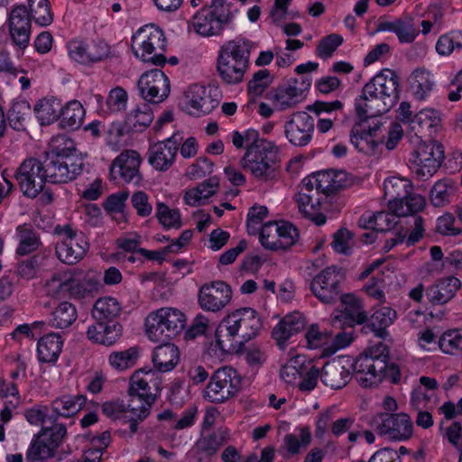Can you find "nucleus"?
<instances>
[{
    "label": "nucleus",
    "instance_id": "423d86ee",
    "mask_svg": "<svg viewBox=\"0 0 462 462\" xmlns=\"http://www.w3.org/2000/svg\"><path fill=\"white\" fill-rule=\"evenodd\" d=\"M252 48L253 43L242 37L229 40L219 48L217 71L225 83L234 85L243 81Z\"/></svg>",
    "mask_w": 462,
    "mask_h": 462
},
{
    "label": "nucleus",
    "instance_id": "9d476101",
    "mask_svg": "<svg viewBox=\"0 0 462 462\" xmlns=\"http://www.w3.org/2000/svg\"><path fill=\"white\" fill-rule=\"evenodd\" d=\"M233 17L227 0H211L210 5L196 13L193 27L202 36L218 35L232 23Z\"/></svg>",
    "mask_w": 462,
    "mask_h": 462
},
{
    "label": "nucleus",
    "instance_id": "39448f33",
    "mask_svg": "<svg viewBox=\"0 0 462 462\" xmlns=\"http://www.w3.org/2000/svg\"><path fill=\"white\" fill-rule=\"evenodd\" d=\"M76 150L74 142L66 135H59L53 141L52 152L43 161L46 182L67 183L79 175L84 169L81 158H71Z\"/></svg>",
    "mask_w": 462,
    "mask_h": 462
},
{
    "label": "nucleus",
    "instance_id": "0e129e2a",
    "mask_svg": "<svg viewBox=\"0 0 462 462\" xmlns=\"http://www.w3.org/2000/svg\"><path fill=\"white\" fill-rule=\"evenodd\" d=\"M311 439L310 432L308 429H301L299 437L294 434H287L284 437V445L287 451L295 455L300 452L301 447H306Z\"/></svg>",
    "mask_w": 462,
    "mask_h": 462
},
{
    "label": "nucleus",
    "instance_id": "de8ad7c7",
    "mask_svg": "<svg viewBox=\"0 0 462 462\" xmlns=\"http://www.w3.org/2000/svg\"><path fill=\"white\" fill-rule=\"evenodd\" d=\"M456 186L452 180L443 179L437 181L430 190V200L435 207H443L455 195Z\"/></svg>",
    "mask_w": 462,
    "mask_h": 462
},
{
    "label": "nucleus",
    "instance_id": "774afa93",
    "mask_svg": "<svg viewBox=\"0 0 462 462\" xmlns=\"http://www.w3.org/2000/svg\"><path fill=\"white\" fill-rule=\"evenodd\" d=\"M439 346L446 354L462 351V334L458 330L445 332L439 340Z\"/></svg>",
    "mask_w": 462,
    "mask_h": 462
},
{
    "label": "nucleus",
    "instance_id": "f03ea898",
    "mask_svg": "<svg viewBox=\"0 0 462 462\" xmlns=\"http://www.w3.org/2000/svg\"><path fill=\"white\" fill-rule=\"evenodd\" d=\"M399 77L390 69H383L367 82L356 98V116L362 120L380 116L395 106L400 98Z\"/></svg>",
    "mask_w": 462,
    "mask_h": 462
},
{
    "label": "nucleus",
    "instance_id": "6e6d98bb",
    "mask_svg": "<svg viewBox=\"0 0 462 462\" xmlns=\"http://www.w3.org/2000/svg\"><path fill=\"white\" fill-rule=\"evenodd\" d=\"M52 424L51 427H42L39 433L46 441L47 446L51 448L55 453L67 434V429L62 423L54 422Z\"/></svg>",
    "mask_w": 462,
    "mask_h": 462
},
{
    "label": "nucleus",
    "instance_id": "052dcab7",
    "mask_svg": "<svg viewBox=\"0 0 462 462\" xmlns=\"http://www.w3.org/2000/svg\"><path fill=\"white\" fill-rule=\"evenodd\" d=\"M440 113L433 108H424L418 112L411 120L412 128L417 125L422 130H431L440 123Z\"/></svg>",
    "mask_w": 462,
    "mask_h": 462
},
{
    "label": "nucleus",
    "instance_id": "7ed1b4c3",
    "mask_svg": "<svg viewBox=\"0 0 462 462\" xmlns=\"http://www.w3.org/2000/svg\"><path fill=\"white\" fill-rule=\"evenodd\" d=\"M162 379L157 372L151 369L135 371L129 382V430L132 434L138 430V425L151 413L152 406L161 395Z\"/></svg>",
    "mask_w": 462,
    "mask_h": 462
},
{
    "label": "nucleus",
    "instance_id": "4be33fe9",
    "mask_svg": "<svg viewBox=\"0 0 462 462\" xmlns=\"http://www.w3.org/2000/svg\"><path fill=\"white\" fill-rule=\"evenodd\" d=\"M33 21L24 5H14L8 14V30L13 43L20 50L28 47Z\"/></svg>",
    "mask_w": 462,
    "mask_h": 462
},
{
    "label": "nucleus",
    "instance_id": "f8f14e48",
    "mask_svg": "<svg viewBox=\"0 0 462 462\" xmlns=\"http://www.w3.org/2000/svg\"><path fill=\"white\" fill-rule=\"evenodd\" d=\"M242 386V377L238 372L224 366L216 370L203 392V397L210 402L222 403L236 396Z\"/></svg>",
    "mask_w": 462,
    "mask_h": 462
},
{
    "label": "nucleus",
    "instance_id": "a878e982",
    "mask_svg": "<svg viewBox=\"0 0 462 462\" xmlns=\"http://www.w3.org/2000/svg\"><path fill=\"white\" fill-rule=\"evenodd\" d=\"M179 150V141L175 136L150 145L147 152L149 164L156 171H166L174 163Z\"/></svg>",
    "mask_w": 462,
    "mask_h": 462
},
{
    "label": "nucleus",
    "instance_id": "79ce46f5",
    "mask_svg": "<svg viewBox=\"0 0 462 462\" xmlns=\"http://www.w3.org/2000/svg\"><path fill=\"white\" fill-rule=\"evenodd\" d=\"M85 116V109L78 100H72L61 106L60 119L63 128L70 130L79 129Z\"/></svg>",
    "mask_w": 462,
    "mask_h": 462
},
{
    "label": "nucleus",
    "instance_id": "ea45409f",
    "mask_svg": "<svg viewBox=\"0 0 462 462\" xmlns=\"http://www.w3.org/2000/svg\"><path fill=\"white\" fill-rule=\"evenodd\" d=\"M122 308L113 297L99 298L94 304L91 314L96 321L117 322Z\"/></svg>",
    "mask_w": 462,
    "mask_h": 462
},
{
    "label": "nucleus",
    "instance_id": "e2e57ef3",
    "mask_svg": "<svg viewBox=\"0 0 462 462\" xmlns=\"http://www.w3.org/2000/svg\"><path fill=\"white\" fill-rule=\"evenodd\" d=\"M43 259V255L34 254L26 260L20 261L16 267L17 275L24 280L33 279L36 276L38 267L42 264V261Z\"/></svg>",
    "mask_w": 462,
    "mask_h": 462
},
{
    "label": "nucleus",
    "instance_id": "e433bc0d",
    "mask_svg": "<svg viewBox=\"0 0 462 462\" xmlns=\"http://www.w3.org/2000/svg\"><path fill=\"white\" fill-rule=\"evenodd\" d=\"M180 361V352L174 344L166 343L156 346L152 353V363L162 373L171 371Z\"/></svg>",
    "mask_w": 462,
    "mask_h": 462
},
{
    "label": "nucleus",
    "instance_id": "13d9d810",
    "mask_svg": "<svg viewBox=\"0 0 462 462\" xmlns=\"http://www.w3.org/2000/svg\"><path fill=\"white\" fill-rule=\"evenodd\" d=\"M279 224L275 221H270L262 226L259 239L264 248L279 250Z\"/></svg>",
    "mask_w": 462,
    "mask_h": 462
},
{
    "label": "nucleus",
    "instance_id": "6e6552de",
    "mask_svg": "<svg viewBox=\"0 0 462 462\" xmlns=\"http://www.w3.org/2000/svg\"><path fill=\"white\" fill-rule=\"evenodd\" d=\"M131 49L134 54L143 62L163 66L167 61L164 55L166 50L164 33L154 25L140 28L132 36Z\"/></svg>",
    "mask_w": 462,
    "mask_h": 462
},
{
    "label": "nucleus",
    "instance_id": "aec40b11",
    "mask_svg": "<svg viewBox=\"0 0 462 462\" xmlns=\"http://www.w3.org/2000/svg\"><path fill=\"white\" fill-rule=\"evenodd\" d=\"M314 129V118L304 111L294 112L284 124L285 137L296 147L307 146L312 140Z\"/></svg>",
    "mask_w": 462,
    "mask_h": 462
},
{
    "label": "nucleus",
    "instance_id": "f3484780",
    "mask_svg": "<svg viewBox=\"0 0 462 462\" xmlns=\"http://www.w3.org/2000/svg\"><path fill=\"white\" fill-rule=\"evenodd\" d=\"M142 98L152 104L163 102L171 92L168 77L160 69H151L144 72L137 82Z\"/></svg>",
    "mask_w": 462,
    "mask_h": 462
},
{
    "label": "nucleus",
    "instance_id": "cd10ccee",
    "mask_svg": "<svg viewBox=\"0 0 462 462\" xmlns=\"http://www.w3.org/2000/svg\"><path fill=\"white\" fill-rule=\"evenodd\" d=\"M67 48L72 60L85 65L98 62L107 56V47L102 42L88 44L83 41L74 40L68 43Z\"/></svg>",
    "mask_w": 462,
    "mask_h": 462
},
{
    "label": "nucleus",
    "instance_id": "0eeeda50",
    "mask_svg": "<svg viewBox=\"0 0 462 462\" xmlns=\"http://www.w3.org/2000/svg\"><path fill=\"white\" fill-rule=\"evenodd\" d=\"M240 164L257 180L273 181L280 169L278 149L271 142H260L246 149Z\"/></svg>",
    "mask_w": 462,
    "mask_h": 462
},
{
    "label": "nucleus",
    "instance_id": "f704fd0d",
    "mask_svg": "<svg viewBox=\"0 0 462 462\" xmlns=\"http://www.w3.org/2000/svg\"><path fill=\"white\" fill-rule=\"evenodd\" d=\"M396 312L390 307H382L374 311L369 322L363 326L362 332L365 334L374 333L379 338H385L388 336L386 328L393 322Z\"/></svg>",
    "mask_w": 462,
    "mask_h": 462
},
{
    "label": "nucleus",
    "instance_id": "3c124183",
    "mask_svg": "<svg viewBox=\"0 0 462 462\" xmlns=\"http://www.w3.org/2000/svg\"><path fill=\"white\" fill-rule=\"evenodd\" d=\"M54 455L51 448L47 446L44 439L38 433L32 439L27 452H26V461L27 462H41L45 460Z\"/></svg>",
    "mask_w": 462,
    "mask_h": 462
},
{
    "label": "nucleus",
    "instance_id": "8fccbe9b",
    "mask_svg": "<svg viewBox=\"0 0 462 462\" xmlns=\"http://www.w3.org/2000/svg\"><path fill=\"white\" fill-rule=\"evenodd\" d=\"M28 13L35 23L40 26H48L53 22L49 0H27Z\"/></svg>",
    "mask_w": 462,
    "mask_h": 462
},
{
    "label": "nucleus",
    "instance_id": "4c0bfd02",
    "mask_svg": "<svg viewBox=\"0 0 462 462\" xmlns=\"http://www.w3.org/2000/svg\"><path fill=\"white\" fill-rule=\"evenodd\" d=\"M228 431L218 429L211 434L202 436L196 443V450L199 459L202 460L215 455L221 446L228 439Z\"/></svg>",
    "mask_w": 462,
    "mask_h": 462
},
{
    "label": "nucleus",
    "instance_id": "680f3d73",
    "mask_svg": "<svg viewBox=\"0 0 462 462\" xmlns=\"http://www.w3.org/2000/svg\"><path fill=\"white\" fill-rule=\"evenodd\" d=\"M343 37L337 33H331L322 38L316 49V55L323 60L330 58L342 44Z\"/></svg>",
    "mask_w": 462,
    "mask_h": 462
},
{
    "label": "nucleus",
    "instance_id": "dca6fc26",
    "mask_svg": "<svg viewBox=\"0 0 462 462\" xmlns=\"http://www.w3.org/2000/svg\"><path fill=\"white\" fill-rule=\"evenodd\" d=\"M342 274L334 266H329L318 273L311 281L310 288L313 295L324 304H335L342 292Z\"/></svg>",
    "mask_w": 462,
    "mask_h": 462
},
{
    "label": "nucleus",
    "instance_id": "20e7f679",
    "mask_svg": "<svg viewBox=\"0 0 462 462\" xmlns=\"http://www.w3.org/2000/svg\"><path fill=\"white\" fill-rule=\"evenodd\" d=\"M261 328L262 321L254 309L236 310L217 326L215 332L217 345L224 352H233L254 338Z\"/></svg>",
    "mask_w": 462,
    "mask_h": 462
},
{
    "label": "nucleus",
    "instance_id": "b1692460",
    "mask_svg": "<svg viewBox=\"0 0 462 462\" xmlns=\"http://www.w3.org/2000/svg\"><path fill=\"white\" fill-rule=\"evenodd\" d=\"M387 363L381 359L374 360L366 355H360L355 360L352 358V374L363 387H373L383 380V371Z\"/></svg>",
    "mask_w": 462,
    "mask_h": 462
},
{
    "label": "nucleus",
    "instance_id": "a19ab883",
    "mask_svg": "<svg viewBox=\"0 0 462 462\" xmlns=\"http://www.w3.org/2000/svg\"><path fill=\"white\" fill-rule=\"evenodd\" d=\"M219 180L217 177H210L194 189L186 191L184 200L189 206H198L217 191Z\"/></svg>",
    "mask_w": 462,
    "mask_h": 462
},
{
    "label": "nucleus",
    "instance_id": "c9c22d12",
    "mask_svg": "<svg viewBox=\"0 0 462 462\" xmlns=\"http://www.w3.org/2000/svg\"><path fill=\"white\" fill-rule=\"evenodd\" d=\"M383 189L384 197L388 200V208L393 211L411 191L412 184L406 179L392 177L384 180Z\"/></svg>",
    "mask_w": 462,
    "mask_h": 462
},
{
    "label": "nucleus",
    "instance_id": "c85d7f7f",
    "mask_svg": "<svg viewBox=\"0 0 462 462\" xmlns=\"http://www.w3.org/2000/svg\"><path fill=\"white\" fill-rule=\"evenodd\" d=\"M69 296L72 299L92 297L98 291L99 280L95 273H69Z\"/></svg>",
    "mask_w": 462,
    "mask_h": 462
},
{
    "label": "nucleus",
    "instance_id": "1a4fd4ad",
    "mask_svg": "<svg viewBox=\"0 0 462 462\" xmlns=\"http://www.w3.org/2000/svg\"><path fill=\"white\" fill-rule=\"evenodd\" d=\"M145 332L153 342H165L178 336L185 326L184 314L173 308H162L145 319Z\"/></svg>",
    "mask_w": 462,
    "mask_h": 462
},
{
    "label": "nucleus",
    "instance_id": "72a5a7b5",
    "mask_svg": "<svg viewBox=\"0 0 462 462\" xmlns=\"http://www.w3.org/2000/svg\"><path fill=\"white\" fill-rule=\"evenodd\" d=\"M306 319L303 314L293 312L286 315L273 329V337L279 346L284 344L291 336L304 329Z\"/></svg>",
    "mask_w": 462,
    "mask_h": 462
},
{
    "label": "nucleus",
    "instance_id": "bb28decb",
    "mask_svg": "<svg viewBox=\"0 0 462 462\" xmlns=\"http://www.w3.org/2000/svg\"><path fill=\"white\" fill-rule=\"evenodd\" d=\"M218 105L204 86L194 84L185 92L184 106L192 116H201L209 114Z\"/></svg>",
    "mask_w": 462,
    "mask_h": 462
},
{
    "label": "nucleus",
    "instance_id": "c756f323",
    "mask_svg": "<svg viewBox=\"0 0 462 462\" xmlns=\"http://www.w3.org/2000/svg\"><path fill=\"white\" fill-rule=\"evenodd\" d=\"M365 121L360 119V122L353 125L350 132V142L359 152L373 154L378 145V143L374 139V135L380 128V125L375 124L374 126H365Z\"/></svg>",
    "mask_w": 462,
    "mask_h": 462
},
{
    "label": "nucleus",
    "instance_id": "864d4df0",
    "mask_svg": "<svg viewBox=\"0 0 462 462\" xmlns=\"http://www.w3.org/2000/svg\"><path fill=\"white\" fill-rule=\"evenodd\" d=\"M69 273H57L46 281L45 289L49 296L60 298L69 295Z\"/></svg>",
    "mask_w": 462,
    "mask_h": 462
},
{
    "label": "nucleus",
    "instance_id": "a211bd4d",
    "mask_svg": "<svg viewBox=\"0 0 462 462\" xmlns=\"http://www.w3.org/2000/svg\"><path fill=\"white\" fill-rule=\"evenodd\" d=\"M310 86V79L309 78L302 80L301 87L299 86L297 79H291L273 88L269 93V99L277 110L291 109L304 100L305 91Z\"/></svg>",
    "mask_w": 462,
    "mask_h": 462
},
{
    "label": "nucleus",
    "instance_id": "4d7b16f0",
    "mask_svg": "<svg viewBox=\"0 0 462 462\" xmlns=\"http://www.w3.org/2000/svg\"><path fill=\"white\" fill-rule=\"evenodd\" d=\"M427 400V395L420 390L414 391L411 398V403L412 407L416 410H419L415 423L418 427L422 429H429L433 425V418L431 413L427 411H422L420 407V402Z\"/></svg>",
    "mask_w": 462,
    "mask_h": 462
},
{
    "label": "nucleus",
    "instance_id": "412c9836",
    "mask_svg": "<svg viewBox=\"0 0 462 462\" xmlns=\"http://www.w3.org/2000/svg\"><path fill=\"white\" fill-rule=\"evenodd\" d=\"M142 162L140 154L134 150L121 152L110 166V175L114 180L138 185L142 180L139 168Z\"/></svg>",
    "mask_w": 462,
    "mask_h": 462
},
{
    "label": "nucleus",
    "instance_id": "5fc2aeb1",
    "mask_svg": "<svg viewBox=\"0 0 462 462\" xmlns=\"http://www.w3.org/2000/svg\"><path fill=\"white\" fill-rule=\"evenodd\" d=\"M426 204L425 198L420 194L411 193L410 191L407 197L400 203L393 212L396 215L406 217L408 215H415L422 210Z\"/></svg>",
    "mask_w": 462,
    "mask_h": 462
},
{
    "label": "nucleus",
    "instance_id": "58836bf2",
    "mask_svg": "<svg viewBox=\"0 0 462 462\" xmlns=\"http://www.w3.org/2000/svg\"><path fill=\"white\" fill-rule=\"evenodd\" d=\"M63 340L56 333H50L38 341L37 352L39 360L42 363L55 362L62 349Z\"/></svg>",
    "mask_w": 462,
    "mask_h": 462
},
{
    "label": "nucleus",
    "instance_id": "c03bdc74",
    "mask_svg": "<svg viewBox=\"0 0 462 462\" xmlns=\"http://www.w3.org/2000/svg\"><path fill=\"white\" fill-rule=\"evenodd\" d=\"M61 106L60 101L56 98L41 99L34 107L41 125H50L59 119Z\"/></svg>",
    "mask_w": 462,
    "mask_h": 462
},
{
    "label": "nucleus",
    "instance_id": "a18cd8bd",
    "mask_svg": "<svg viewBox=\"0 0 462 462\" xmlns=\"http://www.w3.org/2000/svg\"><path fill=\"white\" fill-rule=\"evenodd\" d=\"M78 317L76 307L69 302H60L51 314V326L57 328H66L69 327Z\"/></svg>",
    "mask_w": 462,
    "mask_h": 462
},
{
    "label": "nucleus",
    "instance_id": "49530a36",
    "mask_svg": "<svg viewBox=\"0 0 462 462\" xmlns=\"http://www.w3.org/2000/svg\"><path fill=\"white\" fill-rule=\"evenodd\" d=\"M17 236L19 240L16 254L18 255H26L36 251L42 245L38 234L32 228L19 226L17 228Z\"/></svg>",
    "mask_w": 462,
    "mask_h": 462
},
{
    "label": "nucleus",
    "instance_id": "473e14b6",
    "mask_svg": "<svg viewBox=\"0 0 462 462\" xmlns=\"http://www.w3.org/2000/svg\"><path fill=\"white\" fill-rule=\"evenodd\" d=\"M460 287L461 282L457 278L448 276L429 286L426 290V297L432 304L444 305L453 299Z\"/></svg>",
    "mask_w": 462,
    "mask_h": 462
},
{
    "label": "nucleus",
    "instance_id": "2f4dec72",
    "mask_svg": "<svg viewBox=\"0 0 462 462\" xmlns=\"http://www.w3.org/2000/svg\"><path fill=\"white\" fill-rule=\"evenodd\" d=\"M123 327L119 322L96 321L87 330V337L90 341L104 345L112 346L122 336Z\"/></svg>",
    "mask_w": 462,
    "mask_h": 462
},
{
    "label": "nucleus",
    "instance_id": "603ef678",
    "mask_svg": "<svg viewBox=\"0 0 462 462\" xmlns=\"http://www.w3.org/2000/svg\"><path fill=\"white\" fill-rule=\"evenodd\" d=\"M156 217L164 228L179 229L182 226L180 211L171 208L163 202L156 205Z\"/></svg>",
    "mask_w": 462,
    "mask_h": 462
},
{
    "label": "nucleus",
    "instance_id": "393cba45",
    "mask_svg": "<svg viewBox=\"0 0 462 462\" xmlns=\"http://www.w3.org/2000/svg\"><path fill=\"white\" fill-rule=\"evenodd\" d=\"M320 373L325 385L332 389L343 388L352 378V357L344 356L333 358L323 365Z\"/></svg>",
    "mask_w": 462,
    "mask_h": 462
},
{
    "label": "nucleus",
    "instance_id": "37998d69",
    "mask_svg": "<svg viewBox=\"0 0 462 462\" xmlns=\"http://www.w3.org/2000/svg\"><path fill=\"white\" fill-rule=\"evenodd\" d=\"M409 83L413 95L419 100H423L434 85L430 73L425 69H416L410 76Z\"/></svg>",
    "mask_w": 462,
    "mask_h": 462
},
{
    "label": "nucleus",
    "instance_id": "bf43d9fd",
    "mask_svg": "<svg viewBox=\"0 0 462 462\" xmlns=\"http://www.w3.org/2000/svg\"><path fill=\"white\" fill-rule=\"evenodd\" d=\"M136 358L137 350L131 347L125 351L113 352L108 357V362L113 368L123 371L134 366Z\"/></svg>",
    "mask_w": 462,
    "mask_h": 462
},
{
    "label": "nucleus",
    "instance_id": "7c9ffc66",
    "mask_svg": "<svg viewBox=\"0 0 462 462\" xmlns=\"http://www.w3.org/2000/svg\"><path fill=\"white\" fill-rule=\"evenodd\" d=\"M87 402V398L83 394H64L54 399L51 407L53 414L50 415L48 420L50 423H54L59 417H71L80 411Z\"/></svg>",
    "mask_w": 462,
    "mask_h": 462
},
{
    "label": "nucleus",
    "instance_id": "09e8293b",
    "mask_svg": "<svg viewBox=\"0 0 462 462\" xmlns=\"http://www.w3.org/2000/svg\"><path fill=\"white\" fill-rule=\"evenodd\" d=\"M153 120V114L149 106L143 104L131 111L126 117V124L134 132H143Z\"/></svg>",
    "mask_w": 462,
    "mask_h": 462
},
{
    "label": "nucleus",
    "instance_id": "69168bd1",
    "mask_svg": "<svg viewBox=\"0 0 462 462\" xmlns=\"http://www.w3.org/2000/svg\"><path fill=\"white\" fill-rule=\"evenodd\" d=\"M272 82L268 69H260L254 74L248 82V93L254 97H260Z\"/></svg>",
    "mask_w": 462,
    "mask_h": 462
},
{
    "label": "nucleus",
    "instance_id": "4468645a",
    "mask_svg": "<svg viewBox=\"0 0 462 462\" xmlns=\"http://www.w3.org/2000/svg\"><path fill=\"white\" fill-rule=\"evenodd\" d=\"M55 235L61 237L57 244V257L66 264H75L85 256L88 244L81 233L73 230L69 225L57 226Z\"/></svg>",
    "mask_w": 462,
    "mask_h": 462
},
{
    "label": "nucleus",
    "instance_id": "2eb2a0df",
    "mask_svg": "<svg viewBox=\"0 0 462 462\" xmlns=\"http://www.w3.org/2000/svg\"><path fill=\"white\" fill-rule=\"evenodd\" d=\"M43 162L30 157L25 159L15 172V179L24 196L34 199L43 190L46 183Z\"/></svg>",
    "mask_w": 462,
    "mask_h": 462
},
{
    "label": "nucleus",
    "instance_id": "ddd939ff",
    "mask_svg": "<svg viewBox=\"0 0 462 462\" xmlns=\"http://www.w3.org/2000/svg\"><path fill=\"white\" fill-rule=\"evenodd\" d=\"M444 160L443 145L436 141H420L411 153L412 171L421 180L432 177Z\"/></svg>",
    "mask_w": 462,
    "mask_h": 462
},
{
    "label": "nucleus",
    "instance_id": "f257e3e1",
    "mask_svg": "<svg viewBox=\"0 0 462 462\" xmlns=\"http://www.w3.org/2000/svg\"><path fill=\"white\" fill-rule=\"evenodd\" d=\"M347 174L344 171L326 170L305 177L295 195V201L302 216L317 226L326 223L327 217L319 212L327 198L347 186Z\"/></svg>",
    "mask_w": 462,
    "mask_h": 462
},
{
    "label": "nucleus",
    "instance_id": "6ab92c4d",
    "mask_svg": "<svg viewBox=\"0 0 462 462\" xmlns=\"http://www.w3.org/2000/svg\"><path fill=\"white\" fill-rule=\"evenodd\" d=\"M345 306L344 310H336L330 317L331 325L335 328H353L356 324H364L367 314L361 300L353 293H340L339 300Z\"/></svg>",
    "mask_w": 462,
    "mask_h": 462
},
{
    "label": "nucleus",
    "instance_id": "5701e85b",
    "mask_svg": "<svg viewBox=\"0 0 462 462\" xmlns=\"http://www.w3.org/2000/svg\"><path fill=\"white\" fill-rule=\"evenodd\" d=\"M231 299V288L222 281L203 284L199 290L198 302L199 307L206 311H220L230 302Z\"/></svg>",
    "mask_w": 462,
    "mask_h": 462
},
{
    "label": "nucleus",
    "instance_id": "338daca9",
    "mask_svg": "<svg viewBox=\"0 0 462 462\" xmlns=\"http://www.w3.org/2000/svg\"><path fill=\"white\" fill-rule=\"evenodd\" d=\"M305 338L310 348H319L329 342L332 338V332L321 331L318 325L313 324L308 328Z\"/></svg>",
    "mask_w": 462,
    "mask_h": 462
},
{
    "label": "nucleus",
    "instance_id": "9b49d317",
    "mask_svg": "<svg viewBox=\"0 0 462 462\" xmlns=\"http://www.w3.org/2000/svg\"><path fill=\"white\" fill-rule=\"evenodd\" d=\"M368 425L381 437L393 441H405L413 435V423L404 412H378L368 420Z\"/></svg>",
    "mask_w": 462,
    "mask_h": 462
}]
</instances>
